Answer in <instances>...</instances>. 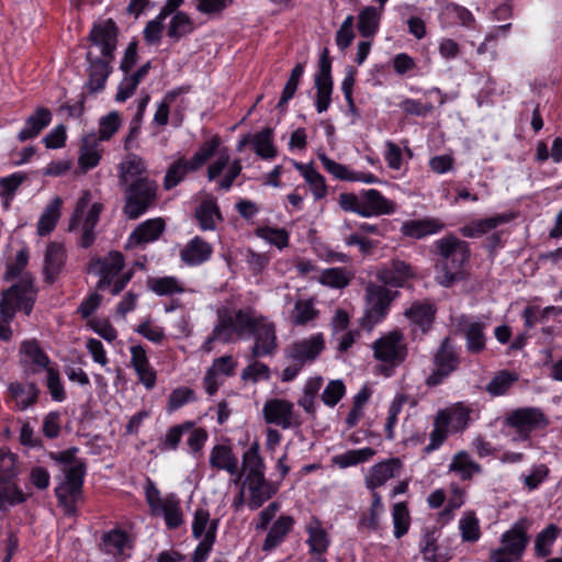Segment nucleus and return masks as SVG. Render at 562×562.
<instances>
[{"label":"nucleus","instance_id":"f257e3e1","mask_svg":"<svg viewBox=\"0 0 562 562\" xmlns=\"http://www.w3.org/2000/svg\"><path fill=\"white\" fill-rule=\"evenodd\" d=\"M432 252L437 256L434 268L438 284L450 288L463 279V269L471 256L467 241L454 235H447L435 240Z\"/></svg>","mask_w":562,"mask_h":562},{"label":"nucleus","instance_id":"f03ea898","mask_svg":"<svg viewBox=\"0 0 562 562\" xmlns=\"http://www.w3.org/2000/svg\"><path fill=\"white\" fill-rule=\"evenodd\" d=\"M530 522L527 518L518 519L502 535L501 547L490 552L492 562H517L521 559L528 543V529Z\"/></svg>","mask_w":562,"mask_h":562},{"label":"nucleus","instance_id":"7ed1b4c3","mask_svg":"<svg viewBox=\"0 0 562 562\" xmlns=\"http://www.w3.org/2000/svg\"><path fill=\"white\" fill-rule=\"evenodd\" d=\"M549 424L547 416L537 407H520L508 412L503 427L512 430L514 441H526L531 432L544 429Z\"/></svg>","mask_w":562,"mask_h":562},{"label":"nucleus","instance_id":"20e7f679","mask_svg":"<svg viewBox=\"0 0 562 562\" xmlns=\"http://www.w3.org/2000/svg\"><path fill=\"white\" fill-rule=\"evenodd\" d=\"M124 213L131 220L138 218L156 201L157 184L149 178H139L125 186Z\"/></svg>","mask_w":562,"mask_h":562},{"label":"nucleus","instance_id":"39448f33","mask_svg":"<svg viewBox=\"0 0 562 562\" xmlns=\"http://www.w3.org/2000/svg\"><path fill=\"white\" fill-rule=\"evenodd\" d=\"M393 292L386 285L369 282L366 286V310L361 317V326L371 330L387 314L391 302L393 301Z\"/></svg>","mask_w":562,"mask_h":562},{"label":"nucleus","instance_id":"423d86ee","mask_svg":"<svg viewBox=\"0 0 562 562\" xmlns=\"http://www.w3.org/2000/svg\"><path fill=\"white\" fill-rule=\"evenodd\" d=\"M64 481L55 488V495L58 504L65 507L67 514L75 513L76 502L82 493L83 479L86 475V464L75 462L64 468Z\"/></svg>","mask_w":562,"mask_h":562},{"label":"nucleus","instance_id":"0eeeda50","mask_svg":"<svg viewBox=\"0 0 562 562\" xmlns=\"http://www.w3.org/2000/svg\"><path fill=\"white\" fill-rule=\"evenodd\" d=\"M263 317L251 307L239 308L233 313L224 308L218 311L217 322L225 325V334L231 336V341H233L234 335L238 338L250 336Z\"/></svg>","mask_w":562,"mask_h":562},{"label":"nucleus","instance_id":"6e6552de","mask_svg":"<svg viewBox=\"0 0 562 562\" xmlns=\"http://www.w3.org/2000/svg\"><path fill=\"white\" fill-rule=\"evenodd\" d=\"M460 364V358L449 337H445L434 355V371L427 376L428 386L442 383Z\"/></svg>","mask_w":562,"mask_h":562},{"label":"nucleus","instance_id":"1a4fd4ad","mask_svg":"<svg viewBox=\"0 0 562 562\" xmlns=\"http://www.w3.org/2000/svg\"><path fill=\"white\" fill-rule=\"evenodd\" d=\"M373 356L376 360L397 366L407 356L403 334L397 330L383 335L372 344Z\"/></svg>","mask_w":562,"mask_h":562},{"label":"nucleus","instance_id":"9d476101","mask_svg":"<svg viewBox=\"0 0 562 562\" xmlns=\"http://www.w3.org/2000/svg\"><path fill=\"white\" fill-rule=\"evenodd\" d=\"M315 88L316 111L323 113L327 111L330 105L333 92L331 60L327 48L323 49L318 60V71L315 75Z\"/></svg>","mask_w":562,"mask_h":562},{"label":"nucleus","instance_id":"9b49d317","mask_svg":"<svg viewBox=\"0 0 562 562\" xmlns=\"http://www.w3.org/2000/svg\"><path fill=\"white\" fill-rule=\"evenodd\" d=\"M124 268V257L119 251H111L103 258L92 259L88 271L100 277L97 284L98 290H105L111 286L112 280Z\"/></svg>","mask_w":562,"mask_h":562},{"label":"nucleus","instance_id":"f8f14e48","mask_svg":"<svg viewBox=\"0 0 562 562\" xmlns=\"http://www.w3.org/2000/svg\"><path fill=\"white\" fill-rule=\"evenodd\" d=\"M254 336V346L250 355L254 358L271 357L278 349V338L276 324L263 317L258 326L251 331Z\"/></svg>","mask_w":562,"mask_h":562},{"label":"nucleus","instance_id":"ddd939ff","mask_svg":"<svg viewBox=\"0 0 562 562\" xmlns=\"http://www.w3.org/2000/svg\"><path fill=\"white\" fill-rule=\"evenodd\" d=\"M325 339L323 334H315L308 338L296 340L288 346L286 357L292 362H299V366H305L313 362L324 350Z\"/></svg>","mask_w":562,"mask_h":562},{"label":"nucleus","instance_id":"4468645a","mask_svg":"<svg viewBox=\"0 0 562 562\" xmlns=\"http://www.w3.org/2000/svg\"><path fill=\"white\" fill-rule=\"evenodd\" d=\"M457 328L465 339V349L471 355H479L486 349V324L468 316L458 318Z\"/></svg>","mask_w":562,"mask_h":562},{"label":"nucleus","instance_id":"2eb2a0df","mask_svg":"<svg viewBox=\"0 0 562 562\" xmlns=\"http://www.w3.org/2000/svg\"><path fill=\"white\" fill-rule=\"evenodd\" d=\"M119 29L112 19L94 24L89 34V40L101 48L103 58L113 60L117 46Z\"/></svg>","mask_w":562,"mask_h":562},{"label":"nucleus","instance_id":"dca6fc26","mask_svg":"<svg viewBox=\"0 0 562 562\" xmlns=\"http://www.w3.org/2000/svg\"><path fill=\"white\" fill-rule=\"evenodd\" d=\"M416 276V269L408 262L394 258L376 272V279L384 285L402 288L409 279Z\"/></svg>","mask_w":562,"mask_h":562},{"label":"nucleus","instance_id":"f3484780","mask_svg":"<svg viewBox=\"0 0 562 562\" xmlns=\"http://www.w3.org/2000/svg\"><path fill=\"white\" fill-rule=\"evenodd\" d=\"M403 470V462L398 458H390L371 467L364 477L366 486L374 491L383 486L389 480L398 476Z\"/></svg>","mask_w":562,"mask_h":562},{"label":"nucleus","instance_id":"a211bd4d","mask_svg":"<svg viewBox=\"0 0 562 562\" xmlns=\"http://www.w3.org/2000/svg\"><path fill=\"white\" fill-rule=\"evenodd\" d=\"M518 217L517 212H504L491 217L471 222L460 228L462 236L468 238H479L498 226L510 223Z\"/></svg>","mask_w":562,"mask_h":562},{"label":"nucleus","instance_id":"6ab92c4d","mask_svg":"<svg viewBox=\"0 0 562 562\" xmlns=\"http://www.w3.org/2000/svg\"><path fill=\"white\" fill-rule=\"evenodd\" d=\"M40 390L32 382H10L7 386V403H13L16 411H25L33 406L38 398Z\"/></svg>","mask_w":562,"mask_h":562},{"label":"nucleus","instance_id":"aec40b11","mask_svg":"<svg viewBox=\"0 0 562 562\" xmlns=\"http://www.w3.org/2000/svg\"><path fill=\"white\" fill-rule=\"evenodd\" d=\"M263 417L268 424H273L288 429L293 426V404L280 398H273L266 402Z\"/></svg>","mask_w":562,"mask_h":562},{"label":"nucleus","instance_id":"412c9836","mask_svg":"<svg viewBox=\"0 0 562 562\" xmlns=\"http://www.w3.org/2000/svg\"><path fill=\"white\" fill-rule=\"evenodd\" d=\"M245 484L249 491L248 507L256 510L270 499L278 491V486L266 480L265 474L256 477H246Z\"/></svg>","mask_w":562,"mask_h":562},{"label":"nucleus","instance_id":"4be33fe9","mask_svg":"<svg viewBox=\"0 0 562 562\" xmlns=\"http://www.w3.org/2000/svg\"><path fill=\"white\" fill-rule=\"evenodd\" d=\"M86 58L89 64V79L86 87L91 93L100 92L104 89L105 82L112 71V67L110 66L112 60L99 57L92 58L90 52L87 53Z\"/></svg>","mask_w":562,"mask_h":562},{"label":"nucleus","instance_id":"5701e85b","mask_svg":"<svg viewBox=\"0 0 562 562\" xmlns=\"http://www.w3.org/2000/svg\"><path fill=\"white\" fill-rule=\"evenodd\" d=\"M396 205L387 200L375 189H369L362 194V207L360 216L371 217L380 215H390L395 212Z\"/></svg>","mask_w":562,"mask_h":562},{"label":"nucleus","instance_id":"b1692460","mask_svg":"<svg viewBox=\"0 0 562 562\" xmlns=\"http://www.w3.org/2000/svg\"><path fill=\"white\" fill-rule=\"evenodd\" d=\"M440 532L436 528L425 529L419 541V550L424 560L428 562H448L452 555L450 551L438 544Z\"/></svg>","mask_w":562,"mask_h":562},{"label":"nucleus","instance_id":"393cba45","mask_svg":"<svg viewBox=\"0 0 562 562\" xmlns=\"http://www.w3.org/2000/svg\"><path fill=\"white\" fill-rule=\"evenodd\" d=\"M66 263V250L64 245L52 241L47 245L44 255V276L48 283H54Z\"/></svg>","mask_w":562,"mask_h":562},{"label":"nucleus","instance_id":"a878e982","mask_svg":"<svg viewBox=\"0 0 562 562\" xmlns=\"http://www.w3.org/2000/svg\"><path fill=\"white\" fill-rule=\"evenodd\" d=\"M209 462L210 465L216 470H223L231 475H236L235 482H238L241 479L238 458L235 456L231 447L225 445L214 446L211 450Z\"/></svg>","mask_w":562,"mask_h":562},{"label":"nucleus","instance_id":"bb28decb","mask_svg":"<svg viewBox=\"0 0 562 562\" xmlns=\"http://www.w3.org/2000/svg\"><path fill=\"white\" fill-rule=\"evenodd\" d=\"M131 351V363L136 371L139 381L147 387L151 389L156 382V373L150 366L146 350L140 345L132 346Z\"/></svg>","mask_w":562,"mask_h":562},{"label":"nucleus","instance_id":"cd10ccee","mask_svg":"<svg viewBox=\"0 0 562 562\" xmlns=\"http://www.w3.org/2000/svg\"><path fill=\"white\" fill-rule=\"evenodd\" d=\"M165 229V223L161 218H153L139 224L130 235L127 247L147 244L159 238Z\"/></svg>","mask_w":562,"mask_h":562},{"label":"nucleus","instance_id":"c85d7f7f","mask_svg":"<svg viewBox=\"0 0 562 562\" xmlns=\"http://www.w3.org/2000/svg\"><path fill=\"white\" fill-rule=\"evenodd\" d=\"M3 294L11 299L9 301L16 311H23L26 315L31 314L36 299L32 284H13Z\"/></svg>","mask_w":562,"mask_h":562},{"label":"nucleus","instance_id":"c756f323","mask_svg":"<svg viewBox=\"0 0 562 562\" xmlns=\"http://www.w3.org/2000/svg\"><path fill=\"white\" fill-rule=\"evenodd\" d=\"M52 121V112L47 108L40 106L30 115L24 127L19 132L18 139L25 142L36 137Z\"/></svg>","mask_w":562,"mask_h":562},{"label":"nucleus","instance_id":"7c9ffc66","mask_svg":"<svg viewBox=\"0 0 562 562\" xmlns=\"http://www.w3.org/2000/svg\"><path fill=\"white\" fill-rule=\"evenodd\" d=\"M212 252V246L201 237L195 236L181 250L180 257L187 265L198 266L209 260Z\"/></svg>","mask_w":562,"mask_h":562},{"label":"nucleus","instance_id":"2f4dec72","mask_svg":"<svg viewBox=\"0 0 562 562\" xmlns=\"http://www.w3.org/2000/svg\"><path fill=\"white\" fill-rule=\"evenodd\" d=\"M102 149L95 133H90L82 138L79 150L78 164L82 171L94 168L101 159Z\"/></svg>","mask_w":562,"mask_h":562},{"label":"nucleus","instance_id":"473e14b6","mask_svg":"<svg viewBox=\"0 0 562 562\" xmlns=\"http://www.w3.org/2000/svg\"><path fill=\"white\" fill-rule=\"evenodd\" d=\"M194 215L202 231H214L223 220L217 203L212 199L202 201Z\"/></svg>","mask_w":562,"mask_h":562},{"label":"nucleus","instance_id":"72a5a7b5","mask_svg":"<svg viewBox=\"0 0 562 562\" xmlns=\"http://www.w3.org/2000/svg\"><path fill=\"white\" fill-rule=\"evenodd\" d=\"M294 520L291 516H280L268 531L262 550L268 552L277 548L292 530Z\"/></svg>","mask_w":562,"mask_h":562},{"label":"nucleus","instance_id":"f704fd0d","mask_svg":"<svg viewBox=\"0 0 562 562\" xmlns=\"http://www.w3.org/2000/svg\"><path fill=\"white\" fill-rule=\"evenodd\" d=\"M443 228L438 220H418L403 223L401 232L404 236L420 239L427 235L436 234Z\"/></svg>","mask_w":562,"mask_h":562},{"label":"nucleus","instance_id":"c9c22d12","mask_svg":"<svg viewBox=\"0 0 562 562\" xmlns=\"http://www.w3.org/2000/svg\"><path fill=\"white\" fill-rule=\"evenodd\" d=\"M265 462L260 456V446L257 441L252 442L251 446L243 454V465L239 469L241 475L246 473V477H256L265 474Z\"/></svg>","mask_w":562,"mask_h":562},{"label":"nucleus","instance_id":"e433bc0d","mask_svg":"<svg viewBox=\"0 0 562 562\" xmlns=\"http://www.w3.org/2000/svg\"><path fill=\"white\" fill-rule=\"evenodd\" d=\"M154 515H164L166 525L169 529H176L183 522L182 510L179 498L171 494L164 497V504H161Z\"/></svg>","mask_w":562,"mask_h":562},{"label":"nucleus","instance_id":"4c0bfd02","mask_svg":"<svg viewBox=\"0 0 562 562\" xmlns=\"http://www.w3.org/2000/svg\"><path fill=\"white\" fill-rule=\"evenodd\" d=\"M449 471L456 473L462 480H471L473 475L481 473L482 468L472 460L469 453L459 451L453 456L449 464Z\"/></svg>","mask_w":562,"mask_h":562},{"label":"nucleus","instance_id":"58836bf2","mask_svg":"<svg viewBox=\"0 0 562 562\" xmlns=\"http://www.w3.org/2000/svg\"><path fill=\"white\" fill-rule=\"evenodd\" d=\"M103 210V205L101 203H92L85 215L82 227H81V237H80V246L83 248L90 247L95 240L94 227L97 226L100 217V213Z\"/></svg>","mask_w":562,"mask_h":562},{"label":"nucleus","instance_id":"ea45409f","mask_svg":"<svg viewBox=\"0 0 562 562\" xmlns=\"http://www.w3.org/2000/svg\"><path fill=\"white\" fill-rule=\"evenodd\" d=\"M306 531L308 535L306 542L311 553L316 555L324 554L329 547L330 540L326 530L321 526V522L315 519L307 526Z\"/></svg>","mask_w":562,"mask_h":562},{"label":"nucleus","instance_id":"a19ab883","mask_svg":"<svg viewBox=\"0 0 562 562\" xmlns=\"http://www.w3.org/2000/svg\"><path fill=\"white\" fill-rule=\"evenodd\" d=\"M193 169L192 161L179 158L168 169L164 178V188L170 190L178 186L189 172L196 171Z\"/></svg>","mask_w":562,"mask_h":562},{"label":"nucleus","instance_id":"79ce46f5","mask_svg":"<svg viewBox=\"0 0 562 562\" xmlns=\"http://www.w3.org/2000/svg\"><path fill=\"white\" fill-rule=\"evenodd\" d=\"M60 198L55 196L46 206L37 223V234L40 236H45L55 228L57 221L60 216Z\"/></svg>","mask_w":562,"mask_h":562},{"label":"nucleus","instance_id":"37998d69","mask_svg":"<svg viewBox=\"0 0 562 562\" xmlns=\"http://www.w3.org/2000/svg\"><path fill=\"white\" fill-rule=\"evenodd\" d=\"M561 530L555 524L548 525L535 539V551L538 557L546 558L551 554L552 546Z\"/></svg>","mask_w":562,"mask_h":562},{"label":"nucleus","instance_id":"c03bdc74","mask_svg":"<svg viewBox=\"0 0 562 562\" xmlns=\"http://www.w3.org/2000/svg\"><path fill=\"white\" fill-rule=\"evenodd\" d=\"M374 456L375 450L373 448L366 447L361 449L349 450L341 454H337L334 457L333 461L339 468L345 469L369 461Z\"/></svg>","mask_w":562,"mask_h":562},{"label":"nucleus","instance_id":"a18cd8bd","mask_svg":"<svg viewBox=\"0 0 562 562\" xmlns=\"http://www.w3.org/2000/svg\"><path fill=\"white\" fill-rule=\"evenodd\" d=\"M449 428L447 426V418L443 413H437L434 419V428L429 435V443L424 448V452H430L439 449L448 437Z\"/></svg>","mask_w":562,"mask_h":562},{"label":"nucleus","instance_id":"49530a36","mask_svg":"<svg viewBox=\"0 0 562 562\" xmlns=\"http://www.w3.org/2000/svg\"><path fill=\"white\" fill-rule=\"evenodd\" d=\"M380 12L374 7H367L358 15V31L363 37L373 36L379 27Z\"/></svg>","mask_w":562,"mask_h":562},{"label":"nucleus","instance_id":"de8ad7c7","mask_svg":"<svg viewBox=\"0 0 562 562\" xmlns=\"http://www.w3.org/2000/svg\"><path fill=\"white\" fill-rule=\"evenodd\" d=\"M146 167L144 161L134 156L126 161H123L120 165V183L122 186H126L133 182V180H138L139 178H145L143 173L145 172Z\"/></svg>","mask_w":562,"mask_h":562},{"label":"nucleus","instance_id":"09e8293b","mask_svg":"<svg viewBox=\"0 0 562 562\" xmlns=\"http://www.w3.org/2000/svg\"><path fill=\"white\" fill-rule=\"evenodd\" d=\"M517 381L518 375L516 373L502 370L488 382L486 392L492 396L504 395Z\"/></svg>","mask_w":562,"mask_h":562},{"label":"nucleus","instance_id":"8fccbe9b","mask_svg":"<svg viewBox=\"0 0 562 562\" xmlns=\"http://www.w3.org/2000/svg\"><path fill=\"white\" fill-rule=\"evenodd\" d=\"M148 285L153 292L160 296L184 292L183 284L176 277L154 278L148 281Z\"/></svg>","mask_w":562,"mask_h":562},{"label":"nucleus","instance_id":"3c124183","mask_svg":"<svg viewBox=\"0 0 562 562\" xmlns=\"http://www.w3.org/2000/svg\"><path fill=\"white\" fill-rule=\"evenodd\" d=\"M193 427V422H184L179 425L170 427L165 437L160 440L158 448L161 451H173L179 447L182 435L188 432Z\"/></svg>","mask_w":562,"mask_h":562},{"label":"nucleus","instance_id":"603ef678","mask_svg":"<svg viewBox=\"0 0 562 562\" xmlns=\"http://www.w3.org/2000/svg\"><path fill=\"white\" fill-rule=\"evenodd\" d=\"M272 130L270 127H266L261 132L255 134L252 138L256 154L263 159L273 158L277 155V150L272 143Z\"/></svg>","mask_w":562,"mask_h":562},{"label":"nucleus","instance_id":"864d4df0","mask_svg":"<svg viewBox=\"0 0 562 562\" xmlns=\"http://www.w3.org/2000/svg\"><path fill=\"white\" fill-rule=\"evenodd\" d=\"M405 315L426 330L434 321L435 310L430 304L415 303L405 312Z\"/></svg>","mask_w":562,"mask_h":562},{"label":"nucleus","instance_id":"5fc2aeb1","mask_svg":"<svg viewBox=\"0 0 562 562\" xmlns=\"http://www.w3.org/2000/svg\"><path fill=\"white\" fill-rule=\"evenodd\" d=\"M127 542V535L123 530L113 529L103 535L101 547L102 550L112 555H119Z\"/></svg>","mask_w":562,"mask_h":562},{"label":"nucleus","instance_id":"6e6d98bb","mask_svg":"<svg viewBox=\"0 0 562 562\" xmlns=\"http://www.w3.org/2000/svg\"><path fill=\"white\" fill-rule=\"evenodd\" d=\"M192 31V20L186 12L179 11L171 18L167 34L175 41H179L182 36L191 33Z\"/></svg>","mask_w":562,"mask_h":562},{"label":"nucleus","instance_id":"4d7b16f0","mask_svg":"<svg viewBox=\"0 0 562 562\" xmlns=\"http://www.w3.org/2000/svg\"><path fill=\"white\" fill-rule=\"evenodd\" d=\"M350 280V274L344 268L324 269L319 276V282L323 285L335 289L346 288Z\"/></svg>","mask_w":562,"mask_h":562},{"label":"nucleus","instance_id":"13d9d810","mask_svg":"<svg viewBox=\"0 0 562 562\" xmlns=\"http://www.w3.org/2000/svg\"><path fill=\"white\" fill-rule=\"evenodd\" d=\"M459 529L464 542H475L481 537L479 519L473 512H468L459 521Z\"/></svg>","mask_w":562,"mask_h":562},{"label":"nucleus","instance_id":"bf43d9fd","mask_svg":"<svg viewBox=\"0 0 562 562\" xmlns=\"http://www.w3.org/2000/svg\"><path fill=\"white\" fill-rule=\"evenodd\" d=\"M259 358L248 356V366L241 371V380L251 381L254 383L259 380H268L270 378V369L267 364L259 362Z\"/></svg>","mask_w":562,"mask_h":562},{"label":"nucleus","instance_id":"052dcab7","mask_svg":"<svg viewBox=\"0 0 562 562\" xmlns=\"http://www.w3.org/2000/svg\"><path fill=\"white\" fill-rule=\"evenodd\" d=\"M405 402H406L405 395L396 394L389 406L387 416H386L385 426H384L385 437L389 440H393L395 437L394 428H395V425L397 424V416L401 413Z\"/></svg>","mask_w":562,"mask_h":562},{"label":"nucleus","instance_id":"680f3d73","mask_svg":"<svg viewBox=\"0 0 562 562\" xmlns=\"http://www.w3.org/2000/svg\"><path fill=\"white\" fill-rule=\"evenodd\" d=\"M304 72V64L299 63L291 71L290 78L288 79L280 100L277 104L278 109H282L293 98L296 92L300 79Z\"/></svg>","mask_w":562,"mask_h":562},{"label":"nucleus","instance_id":"e2e57ef3","mask_svg":"<svg viewBox=\"0 0 562 562\" xmlns=\"http://www.w3.org/2000/svg\"><path fill=\"white\" fill-rule=\"evenodd\" d=\"M215 524L216 528L218 527V520L210 518V513L207 509L198 508L193 516L192 521V536L195 539H200L204 537L207 532H210L211 527Z\"/></svg>","mask_w":562,"mask_h":562},{"label":"nucleus","instance_id":"0e129e2a","mask_svg":"<svg viewBox=\"0 0 562 562\" xmlns=\"http://www.w3.org/2000/svg\"><path fill=\"white\" fill-rule=\"evenodd\" d=\"M393 525L395 538H402L409 529L411 517L405 503H396L393 506Z\"/></svg>","mask_w":562,"mask_h":562},{"label":"nucleus","instance_id":"69168bd1","mask_svg":"<svg viewBox=\"0 0 562 562\" xmlns=\"http://www.w3.org/2000/svg\"><path fill=\"white\" fill-rule=\"evenodd\" d=\"M317 157L323 164L325 170L333 175L336 179L341 181H352L355 171L350 170L347 166L336 162L325 153H318Z\"/></svg>","mask_w":562,"mask_h":562},{"label":"nucleus","instance_id":"338daca9","mask_svg":"<svg viewBox=\"0 0 562 562\" xmlns=\"http://www.w3.org/2000/svg\"><path fill=\"white\" fill-rule=\"evenodd\" d=\"M121 125L120 114L116 111L110 112L102 116L99 122L98 140H109L119 130Z\"/></svg>","mask_w":562,"mask_h":562},{"label":"nucleus","instance_id":"774afa93","mask_svg":"<svg viewBox=\"0 0 562 562\" xmlns=\"http://www.w3.org/2000/svg\"><path fill=\"white\" fill-rule=\"evenodd\" d=\"M26 501V496L16 484L0 486V509L7 506H15Z\"/></svg>","mask_w":562,"mask_h":562}]
</instances>
